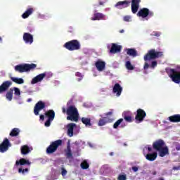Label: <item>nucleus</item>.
<instances>
[{"label":"nucleus","instance_id":"f257e3e1","mask_svg":"<svg viewBox=\"0 0 180 180\" xmlns=\"http://www.w3.org/2000/svg\"><path fill=\"white\" fill-rule=\"evenodd\" d=\"M153 148L155 151H158L160 157H165L169 154V149L165 144V142L162 139H159L153 142Z\"/></svg>","mask_w":180,"mask_h":180},{"label":"nucleus","instance_id":"680f3d73","mask_svg":"<svg viewBox=\"0 0 180 180\" xmlns=\"http://www.w3.org/2000/svg\"><path fill=\"white\" fill-rule=\"evenodd\" d=\"M0 43H2V37H0Z\"/></svg>","mask_w":180,"mask_h":180},{"label":"nucleus","instance_id":"49530a36","mask_svg":"<svg viewBox=\"0 0 180 180\" xmlns=\"http://www.w3.org/2000/svg\"><path fill=\"white\" fill-rule=\"evenodd\" d=\"M124 22H130V16L129 15H125L123 18Z\"/></svg>","mask_w":180,"mask_h":180},{"label":"nucleus","instance_id":"6e6552de","mask_svg":"<svg viewBox=\"0 0 180 180\" xmlns=\"http://www.w3.org/2000/svg\"><path fill=\"white\" fill-rule=\"evenodd\" d=\"M136 15L139 18H143V19L145 18H148V19H150V18H153V16H154V12L150 11L147 8H143L137 13Z\"/></svg>","mask_w":180,"mask_h":180},{"label":"nucleus","instance_id":"6ab92c4d","mask_svg":"<svg viewBox=\"0 0 180 180\" xmlns=\"http://www.w3.org/2000/svg\"><path fill=\"white\" fill-rule=\"evenodd\" d=\"M120 127V129H124L127 126V124L124 122V120L123 118H120L115 122L113 124V129H117V127Z\"/></svg>","mask_w":180,"mask_h":180},{"label":"nucleus","instance_id":"473e14b6","mask_svg":"<svg viewBox=\"0 0 180 180\" xmlns=\"http://www.w3.org/2000/svg\"><path fill=\"white\" fill-rule=\"evenodd\" d=\"M20 133L19 128H14L10 132L11 137H16Z\"/></svg>","mask_w":180,"mask_h":180},{"label":"nucleus","instance_id":"9b49d317","mask_svg":"<svg viewBox=\"0 0 180 180\" xmlns=\"http://www.w3.org/2000/svg\"><path fill=\"white\" fill-rule=\"evenodd\" d=\"M45 108L46 103L39 101L35 104L34 107V114L35 115V116H39V112H40V110H43V109Z\"/></svg>","mask_w":180,"mask_h":180},{"label":"nucleus","instance_id":"13d9d810","mask_svg":"<svg viewBox=\"0 0 180 180\" xmlns=\"http://www.w3.org/2000/svg\"><path fill=\"white\" fill-rule=\"evenodd\" d=\"M152 175H157V172H155V171L153 172Z\"/></svg>","mask_w":180,"mask_h":180},{"label":"nucleus","instance_id":"9d476101","mask_svg":"<svg viewBox=\"0 0 180 180\" xmlns=\"http://www.w3.org/2000/svg\"><path fill=\"white\" fill-rule=\"evenodd\" d=\"M146 116H147V113L144 110L141 108H139L136 110V115L135 116V120L139 123H141V122H143L144 119L146 118Z\"/></svg>","mask_w":180,"mask_h":180},{"label":"nucleus","instance_id":"7c9ffc66","mask_svg":"<svg viewBox=\"0 0 180 180\" xmlns=\"http://www.w3.org/2000/svg\"><path fill=\"white\" fill-rule=\"evenodd\" d=\"M127 54L130 56L131 57H137L139 53H137V51L134 49H127Z\"/></svg>","mask_w":180,"mask_h":180},{"label":"nucleus","instance_id":"052dcab7","mask_svg":"<svg viewBox=\"0 0 180 180\" xmlns=\"http://www.w3.org/2000/svg\"><path fill=\"white\" fill-rule=\"evenodd\" d=\"M99 5H103V2L100 1V2H99Z\"/></svg>","mask_w":180,"mask_h":180},{"label":"nucleus","instance_id":"0eeeda50","mask_svg":"<svg viewBox=\"0 0 180 180\" xmlns=\"http://www.w3.org/2000/svg\"><path fill=\"white\" fill-rule=\"evenodd\" d=\"M60 146H63V140L61 139L51 142L46 148V154H53V153H56Z\"/></svg>","mask_w":180,"mask_h":180},{"label":"nucleus","instance_id":"393cba45","mask_svg":"<svg viewBox=\"0 0 180 180\" xmlns=\"http://www.w3.org/2000/svg\"><path fill=\"white\" fill-rule=\"evenodd\" d=\"M113 122V120L108 118L107 117H104L98 120V126L102 127L105 126V124L108 123H112Z\"/></svg>","mask_w":180,"mask_h":180},{"label":"nucleus","instance_id":"ea45409f","mask_svg":"<svg viewBox=\"0 0 180 180\" xmlns=\"http://www.w3.org/2000/svg\"><path fill=\"white\" fill-rule=\"evenodd\" d=\"M14 95L20 96V90L18 87H14Z\"/></svg>","mask_w":180,"mask_h":180},{"label":"nucleus","instance_id":"20e7f679","mask_svg":"<svg viewBox=\"0 0 180 180\" xmlns=\"http://www.w3.org/2000/svg\"><path fill=\"white\" fill-rule=\"evenodd\" d=\"M63 47L69 51H75L77 50H81V43L77 39H72L65 43Z\"/></svg>","mask_w":180,"mask_h":180},{"label":"nucleus","instance_id":"09e8293b","mask_svg":"<svg viewBox=\"0 0 180 180\" xmlns=\"http://www.w3.org/2000/svg\"><path fill=\"white\" fill-rule=\"evenodd\" d=\"M153 36H156V37H160V36H161V32H154Z\"/></svg>","mask_w":180,"mask_h":180},{"label":"nucleus","instance_id":"423d86ee","mask_svg":"<svg viewBox=\"0 0 180 180\" xmlns=\"http://www.w3.org/2000/svg\"><path fill=\"white\" fill-rule=\"evenodd\" d=\"M163 53L161 51H155V49H150L144 56V61H150V60H155L156 58H160L162 57Z\"/></svg>","mask_w":180,"mask_h":180},{"label":"nucleus","instance_id":"5701e85b","mask_svg":"<svg viewBox=\"0 0 180 180\" xmlns=\"http://www.w3.org/2000/svg\"><path fill=\"white\" fill-rule=\"evenodd\" d=\"M91 19V20H106V15L102 13H95Z\"/></svg>","mask_w":180,"mask_h":180},{"label":"nucleus","instance_id":"72a5a7b5","mask_svg":"<svg viewBox=\"0 0 180 180\" xmlns=\"http://www.w3.org/2000/svg\"><path fill=\"white\" fill-rule=\"evenodd\" d=\"M82 122L83 124H85V126H92V124H91V118L82 117Z\"/></svg>","mask_w":180,"mask_h":180},{"label":"nucleus","instance_id":"4468645a","mask_svg":"<svg viewBox=\"0 0 180 180\" xmlns=\"http://www.w3.org/2000/svg\"><path fill=\"white\" fill-rule=\"evenodd\" d=\"M12 85V82L11 81H5L1 85H0V94H4V92H6L9 87Z\"/></svg>","mask_w":180,"mask_h":180},{"label":"nucleus","instance_id":"603ef678","mask_svg":"<svg viewBox=\"0 0 180 180\" xmlns=\"http://www.w3.org/2000/svg\"><path fill=\"white\" fill-rule=\"evenodd\" d=\"M112 115H113V112L112 111H110L105 114V116H112Z\"/></svg>","mask_w":180,"mask_h":180},{"label":"nucleus","instance_id":"ddd939ff","mask_svg":"<svg viewBox=\"0 0 180 180\" xmlns=\"http://www.w3.org/2000/svg\"><path fill=\"white\" fill-rule=\"evenodd\" d=\"M115 8L117 9H124V8H129L130 6V1L128 0H124L123 1H118L115 5Z\"/></svg>","mask_w":180,"mask_h":180},{"label":"nucleus","instance_id":"2eb2a0df","mask_svg":"<svg viewBox=\"0 0 180 180\" xmlns=\"http://www.w3.org/2000/svg\"><path fill=\"white\" fill-rule=\"evenodd\" d=\"M22 39L26 44H32L33 43V35L29 32H25Z\"/></svg>","mask_w":180,"mask_h":180},{"label":"nucleus","instance_id":"f8f14e48","mask_svg":"<svg viewBox=\"0 0 180 180\" xmlns=\"http://www.w3.org/2000/svg\"><path fill=\"white\" fill-rule=\"evenodd\" d=\"M122 117L127 123H131L133 122V113L130 111H124L122 112Z\"/></svg>","mask_w":180,"mask_h":180},{"label":"nucleus","instance_id":"58836bf2","mask_svg":"<svg viewBox=\"0 0 180 180\" xmlns=\"http://www.w3.org/2000/svg\"><path fill=\"white\" fill-rule=\"evenodd\" d=\"M18 172L19 174H22L23 175H25V172H29V169H22V167H20L18 169Z\"/></svg>","mask_w":180,"mask_h":180},{"label":"nucleus","instance_id":"2f4dec72","mask_svg":"<svg viewBox=\"0 0 180 180\" xmlns=\"http://www.w3.org/2000/svg\"><path fill=\"white\" fill-rule=\"evenodd\" d=\"M11 81H13V82H15V84H18L20 85L22 84H25V80H23L22 78L11 77Z\"/></svg>","mask_w":180,"mask_h":180},{"label":"nucleus","instance_id":"3c124183","mask_svg":"<svg viewBox=\"0 0 180 180\" xmlns=\"http://www.w3.org/2000/svg\"><path fill=\"white\" fill-rule=\"evenodd\" d=\"M176 151H180V144L179 143H177L176 145Z\"/></svg>","mask_w":180,"mask_h":180},{"label":"nucleus","instance_id":"412c9836","mask_svg":"<svg viewBox=\"0 0 180 180\" xmlns=\"http://www.w3.org/2000/svg\"><path fill=\"white\" fill-rule=\"evenodd\" d=\"M45 77L46 73L39 74L32 79L31 84L34 85V84H37V82H41Z\"/></svg>","mask_w":180,"mask_h":180},{"label":"nucleus","instance_id":"a18cd8bd","mask_svg":"<svg viewBox=\"0 0 180 180\" xmlns=\"http://www.w3.org/2000/svg\"><path fill=\"white\" fill-rule=\"evenodd\" d=\"M66 158H72V152H65Z\"/></svg>","mask_w":180,"mask_h":180},{"label":"nucleus","instance_id":"a878e982","mask_svg":"<svg viewBox=\"0 0 180 180\" xmlns=\"http://www.w3.org/2000/svg\"><path fill=\"white\" fill-rule=\"evenodd\" d=\"M31 162L25 158H21L19 160H16L15 167H18V165H30Z\"/></svg>","mask_w":180,"mask_h":180},{"label":"nucleus","instance_id":"f03ea898","mask_svg":"<svg viewBox=\"0 0 180 180\" xmlns=\"http://www.w3.org/2000/svg\"><path fill=\"white\" fill-rule=\"evenodd\" d=\"M67 120H71V122H78L79 119V113L78 109L75 105H70L67 108Z\"/></svg>","mask_w":180,"mask_h":180},{"label":"nucleus","instance_id":"bb28decb","mask_svg":"<svg viewBox=\"0 0 180 180\" xmlns=\"http://www.w3.org/2000/svg\"><path fill=\"white\" fill-rule=\"evenodd\" d=\"M169 122L172 123L180 122V114H176L168 117Z\"/></svg>","mask_w":180,"mask_h":180},{"label":"nucleus","instance_id":"7ed1b4c3","mask_svg":"<svg viewBox=\"0 0 180 180\" xmlns=\"http://www.w3.org/2000/svg\"><path fill=\"white\" fill-rule=\"evenodd\" d=\"M37 67V65L34 63H24V64H20L16 66H15V71H17L18 72H29V71H33Z\"/></svg>","mask_w":180,"mask_h":180},{"label":"nucleus","instance_id":"0e129e2a","mask_svg":"<svg viewBox=\"0 0 180 180\" xmlns=\"http://www.w3.org/2000/svg\"><path fill=\"white\" fill-rule=\"evenodd\" d=\"M32 101V99L29 98L28 99V102H30Z\"/></svg>","mask_w":180,"mask_h":180},{"label":"nucleus","instance_id":"37998d69","mask_svg":"<svg viewBox=\"0 0 180 180\" xmlns=\"http://www.w3.org/2000/svg\"><path fill=\"white\" fill-rule=\"evenodd\" d=\"M71 146L70 145V142L68 143L67 148L65 150V153H71Z\"/></svg>","mask_w":180,"mask_h":180},{"label":"nucleus","instance_id":"f3484780","mask_svg":"<svg viewBox=\"0 0 180 180\" xmlns=\"http://www.w3.org/2000/svg\"><path fill=\"white\" fill-rule=\"evenodd\" d=\"M122 51V46L112 43L110 49V54H116V53H120Z\"/></svg>","mask_w":180,"mask_h":180},{"label":"nucleus","instance_id":"a19ab883","mask_svg":"<svg viewBox=\"0 0 180 180\" xmlns=\"http://www.w3.org/2000/svg\"><path fill=\"white\" fill-rule=\"evenodd\" d=\"M118 180H126L127 179V176L126 174H120L117 177Z\"/></svg>","mask_w":180,"mask_h":180},{"label":"nucleus","instance_id":"c756f323","mask_svg":"<svg viewBox=\"0 0 180 180\" xmlns=\"http://www.w3.org/2000/svg\"><path fill=\"white\" fill-rule=\"evenodd\" d=\"M34 11V10L33 9V8H30L27 9V11L22 15V19H27V18H29V16H30V15H32Z\"/></svg>","mask_w":180,"mask_h":180},{"label":"nucleus","instance_id":"e433bc0d","mask_svg":"<svg viewBox=\"0 0 180 180\" xmlns=\"http://www.w3.org/2000/svg\"><path fill=\"white\" fill-rule=\"evenodd\" d=\"M125 67L127 70H129V71H133V70H134V66L131 65V63L130 61L126 62Z\"/></svg>","mask_w":180,"mask_h":180},{"label":"nucleus","instance_id":"8fccbe9b","mask_svg":"<svg viewBox=\"0 0 180 180\" xmlns=\"http://www.w3.org/2000/svg\"><path fill=\"white\" fill-rule=\"evenodd\" d=\"M132 170L134 171V172H137V171H139V167L134 166L132 167Z\"/></svg>","mask_w":180,"mask_h":180},{"label":"nucleus","instance_id":"c85d7f7f","mask_svg":"<svg viewBox=\"0 0 180 180\" xmlns=\"http://www.w3.org/2000/svg\"><path fill=\"white\" fill-rule=\"evenodd\" d=\"M20 150L22 155H26L30 153V148L27 145H24L21 146Z\"/></svg>","mask_w":180,"mask_h":180},{"label":"nucleus","instance_id":"b1692460","mask_svg":"<svg viewBox=\"0 0 180 180\" xmlns=\"http://www.w3.org/2000/svg\"><path fill=\"white\" fill-rule=\"evenodd\" d=\"M96 68L98 71L102 72L106 67V63L102 60H97L95 63Z\"/></svg>","mask_w":180,"mask_h":180},{"label":"nucleus","instance_id":"aec40b11","mask_svg":"<svg viewBox=\"0 0 180 180\" xmlns=\"http://www.w3.org/2000/svg\"><path fill=\"white\" fill-rule=\"evenodd\" d=\"M66 127L68 129V136L69 137H72V136H74V128L77 127V124L75 123H69Z\"/></svg>","mask_w":180,"mask_h":180},{"label":"nucleus","instance_id":"4d7b16f0","mask_svg":"<svg viewBox=\"0 0 180 180\" xmlns=\"http://www.w3.org/2000/svg\"><path fill=\"white\" fill-rule=\"evenodd\" d=\"M39 119H40V120H44V115H41L39 116Z\"/></svg>","mask_w":180,"mask_h":180},{"label":"nucleus","instance_id":"6e6d98bb","mask_svg":"<svg viewBox=\"0 0 180 180\" xmlns=\"http://www.w3.org/2000/svg\"><path fill=\"white\" fill-rule=\"evenodd\" d=\"M62 112H63V113H66V115H67V109H65V108H62Z\"/></svg>","mask_w":180,"mask_h":180},{"label":"nucleus","instance_id":"79ce46f5","mask_svg":"<svg viewBox=\"0 0 180 180\" xmlns=\"http://www.w3.org/2000/svg\"><path fill=\"white\" fill-rule=\"evenodd\" d=\"M158 63L156 60H153L151 62L150 64V68H155V67H157Z\"/></svg>","mask_w":180,"mask_h":180},{"label":"nucleus","instance_id":"864d4df0","mask_svg":"<svg viewBox=\"0 0 180 180\" xmlns=\"http://www.w3.org/2000/svg\"><path fill=\"white\" fill-rule=\"evenodd\" d=\"M174 171H179L180 169V166L178 167H173Z\"/></svg>","mask_w":180,"mask_h":180},{"label":"nucleus","instance_id":"4c0bfd02","mask_svg":"<svg viewBox=\"0 0 180 180\" xmlns=\"http://www.w3.org/2000/svg\"><path fill=\"white\" fill-rule=\"evenodd\" d=\"M75 76L78 77L79 78L77 79L78 82L82 81L84 79V75H82V73L77 72L75 73Z\"/></svg>","mask_w":180,"mask_h":180},{"label":"nucleus","instance_id":"de8ad7c7","mask_svg":"<svg viewBox=\"0 0 180 180\" xmlns=\"http://www.w3.org/2000/svg\"><path fill=\"white\" fill-rule=\"evenodd\" d=\"M148 68H150V65L148 64V63H145L144 66H143V69L144 70H148Z\"/></svg>","mask_w":180,"mask_h":180},{"label":"nucleus","instance_id":"4be33fe9","mask_svg":"<svg viewBox=\"0 0 180 180\" xmlns=\"http://www.w3.org/2000/svg\"><path fill=\"white\" fill-rule=\"evenodd\" d=\"M122 91H123V88L119 83H116L112 89V91L114 94H116L117 96H120L122 95Z\"/></svg>","mask_w":180,"mask_h":180},{"label":"nucleus","instance_id":"cd10ccee","mask_svg":"<svg viewBox=\"0 0 180 180\" xmlns=\"http://www.w3.org/2000/svg\"><path fill=\"white\" fill-rule=\"evenodd\" d=\"M157 152H153V153H148L146 155V160H148V161H155V160H157Z\"/></svg>","mask_w":180,"mask_h":180},{"label":"nucleus","instance_id":"c03bdc74","mask_svg":"<svg viewBox=\"0 0 180 180\" xmlns=\"http://www.w3.org/2000/svg\"><path fill=\"white\" fill-rule=\"evenodd\" d=\"M61 175L62 176H65L67 175V169L64 167H61Z\"/></svg>","mask_w":180,"mask_h":180},{"label":"nucleus","instance_id":"dca6fc26","mask_svg":"<svg viewBox=\"0 0 180 180\" xmlns=\"http://www.w3.org/2000/svg\"><path fill=\"white\" fill-rule=\"evenodd\" d=\"M140 2L141 0H131V12L132 13H137L139 8L140 6Z\"/></svg>","mask_w":180,"mask_h":180},{"label":"nucleus","instance_id":"e2e57ef3","mask_svg":"<svg viewBox=\"0 0 180 180\" xmlns=\"http://www.w3.org/2000/svg\"><path fill=\"white\" fill-rule=\"evenodd\" d=\"M110 155H113V153L111 152V153H110Z\"/></svg>","mask_w":180,"mask_h":180},{"label":"nucleus","instance_id":"a211bd4d","mask_svg":"<svg viewBox=\"0 0 180 180\" xmlns=\"http://www.w3.org/2000/svg\"><path fill=\"white\" fill-rule=\"evenodd\" d=\"M9 139H5L4 141L0 144V153H5V151H8V148H9Z\"/></svg>","mask_w":180,"mask_h":180},{"label":"nucleus","instance_id":"5fc2aeb1","mask_svg":"<svg viewBox=\"0 0 180 180\" xmlns=\"http://www.w3.org/2000/svg\"><path fill=\"white\" fill-rule=\"evenodd\" d=\"M148 153H151V151H153V148H151V146H148Z\"/></svg>","mask_w":180,"mask_h":180},{"label":"nucleus","instance_id":"39448f33","mask_svg":"<svg viewBox=\"0 0 180 180\" xmlns=\"http://www.w3.org/2000/svg\"><path fill=\"white\" fill-rule=\"evenodd\" d=\"M167 72L173 82L180 84V66H177L176 69H169Z\"/></svg>","mask_w":180,"mask_h":180},{"label":"nucleus","instance_id":"1a4fd4ad","mask_svg":"<svg viewBox=\"0 0 180 180\" xmlns=\"http://www.w3.org/2000/svg\"><path fill=\"white\" fill-rule=\"evenodd\" d=\"M45 116L48 118L46 122H45L46 127H50L51 124V122L54 120V117H56V112L53 110H49L45 112Z\"/></svg>","mask_w":180,"mask_h":180},{"label":"nucleus","instance_id":"f704fd0d","mask_svg":"<svg viewBox=\"0 0 180 180\" xmlns=\"http://www.w3.org/2000/svg\"><path fill=\"white\" fill-rule=\"evenodd\" d=\"M6 98L8 101H12V98H13V90L8 91L6 94Z\"/></svg>","mask_w":180,"mask_h":180},{"label":"nucleus","instance_id":"c9c22d12","mask_svg":"<svg viewBox=\"0 0 180 180\" xmlns=\"http://www.w3.org/2000/svg\"><path fill=\"white\" fill-rule=\"evenodd\" d=\"M80 166L82 169H88L89 168V163L86 160H84L81 163Z\"/></svg>","mask_w":180,"mask_h":180},{"label":"nucleus","instance_id":"bf43d9fd","mask_svg":"<svg viewBox=\"0 0 180 180\" xmlns=\"http://www.w3.org/2000/svg\"><path fill=\"white\" fill-rule=\"evenodd\" d=\"M120 33H124V30H121L120 31Z\"/></svg>","mask_w":180,"mask_h":180}]
</instances>
